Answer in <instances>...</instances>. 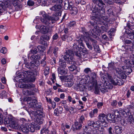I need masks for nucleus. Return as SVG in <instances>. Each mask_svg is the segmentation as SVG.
I'll return each instance as SVG.
<instances>
[{"label":"nucleus","mask_w":134,"mask_h":134,"mask_svg":"<svg viewBox=\"0 0 134 134\" xmlns=\"http://www.w3.org/2000/svg\"><path fill=\"white\" fill-rule=\"evenodd\" d=\"M62 8V5L55 4L50 8L49 9L53 11L56 12L55 14L50 16L44 11H42L41 13L43 18H41L40 20L44 24L48 25L50 23L51 20L52 24L55 23V21L59 19V17L62 14L61 10Z\"/></svg>","instance_id":"nucleus-1"},{"label":"nucleus","mask_w":134,"mask_h":134,"mask_svg":"<svg viewBox=\"0 0 134 134\" xmlns=\"http://www.w3.org/2000/svg\"><path fill=\"white\" fill-rule=\"evenodd\" d=\"M82 46L83 47V45L82 43V41L81 39L78 40H76L75 41V43L73 46L72 50H66V54L65 55H68L70 56H72L71 55L73 54H75L77 57L79 58L82 57L84 58L85 55L84 54L82 55L81 53V49L82 48L81 46Z\"/></svg>","instance_id":"nucleus-2"},{"label":"nucleus","mask_w":134,"mask_h":134,"mask_svg":"<svg viewBox=\"0 0 134 134\" xmlns=\"http://www.w3.org/2000/svg\"><path fill=\"white\" fill-rule=\"evenodd\" d=\"M93 2L97 5L93 6L91 9L92 14L94 16H92L97 17L98 18L100 17L101 15L104 14L105 13L104 9L102 6L104 5V3L102 0H92Z\"/></svg>","instance_id":"nucleus-3"},{"label":"nucleus","mask_w":134,"mask_h":134,"mask_svg":"<svg viewBox=\"0 0 134 134\" xmlns=\"http://www.w3.org/2000/svg\"><path fill=\"white\" fill-rule=\"evenodd\" d=\"M31 62L32 64V66L33 67V68L36 67L35 68V70H33L32 71L30 70L25 71V74L28 75L27 77L30 79V81L31 82H33L35 80L36 76L38 74V72L36 70V69H37V67L40 65V63L39 61L37 60H35L34 61Z\"/></svg>","instance_id":"nucleus-4"},{"label":"nucleus","mask_w":134,"mask_h":134,"mask_svg":"<svg viewBox=\"0 0 134 134\" xmlns=\"http://www.w3.org/2000/svg\"><path fill=\"white\" fill-rule=\"evenodd\" d=\"M88 26L92 29L88 31L89 35L92 36L94 38H96L97 37L98 32L100 31L99 26L95 25V23L93 22L90 21L89 23H88Z\"/></svg>","instance_id":"nucleus-5"},{"label":"nucleus","mask_w":134,"mask_h":134,"mask_svg":"<svg viewBox=\"0 0 134 134\" xmlns=\"http://www.w3.org/2000/svg\"><path fill=\"white\" fill-rule=\"evenodd\" d=\"M64 59L66 61L67 63L71 64L70 66H68L69 70L71 71H76L79 72L77 69V66L75 64L76 63L75 61V59L72 56H70L68 55H62V56Z\"/></svg>","instance_id":"nucleus-6"},{"label":"nucleus","mask_w":134,"mask_h":134,"mask_svg":"<svg viewBox=\"0 0 134 134\" xmlns=\"http://www.w3.org/2000/svg\"><path fill=\"white\" fill-rule=\"evenodd\" d=\"M4 123L7 125L8 127H10L14 129H18L19 125L16 122L14 119L12 118L6 117L4 119Z\"/></svg>","instance_id":"nucleus-7"},{"label":"nucleus","mask_w":134,"mask_h":134,"mask_svg":"<svg viewBox=\"0 0 134 134\" xmlns=\"http://www.w3.org/2000/svg\"><path fill=\"white\" fill-rule=\"evenodd\" d=\"M12 6L10 5L9 1H5L3 2L0 1V14L3 10L12 9Z\"/></svg>","instance_id":"nucleus-8"},{"label":"nucleus","mask_w":134,"mask_h":134,"mask_svg":"<svg viewBox=\"0 0 134 134\" xmlns=\"http://www.w3.org/2000/svg\"><path fill=\"white\" fill-rule=\"evenodd\" d=\"M100 90L103 93L107 92L108 89L106 87L104 86L103 84L98 85L96 84L95 85L94 92L95 94H98L100 92Z\"/></svg>","instance_id":"nucleus-9"},{"label":"nucleus","mask_w":134,"mask_h":134,"mask_svg":"<svg viewBox=\"0 0 134 134\" xmlns=\"http://www.w3.org/2000/svg\"><path fill=\"white\" fill-rule=\"evenodd\" d=\"M29 107L32 108L41 109L42 107V104L40 102L37 103V101L36 99H33L31 100L29 103Z\"/></svg>","instance_id":"nucleus-10"},{"label":"nucleus","mask_w":134,"mask_h":134,"mask_svg":"<svg viewBox=\"0 0 134 134\" xmlns=\"http://www.w3.org/2000/svg\"><path fill=\"white\" fill-rule=\"evenodd\" d=\"M125 64V65L122 67V68L125 74L129 75L130 74L132 71V69L131 67V66L128 65L126 64V63Z\"/></svg>","instance_id":"nucleus-11"},{"label":"nucleus","mask_w":134,"mask_h":134,"mask_svg":"<svg viewBox=\"0 0 134 134\" xmlns=\"http://www.w3.org/2000/svg\"><path fill=\"white\" fill-rule=\"evenodd\" d=\"M121 78H118V77H114V81L113 84L115 85H118L121 86L123 85L124 83V81Z\"/></svg>","instance_id":"nucleus-12"},{"label":"nucleus","mask_w":134,"mask_h":134,"mask_svg":"<svg viewBox=\"0 0 134 134\" xmlns=\"http://www.w3.org/2000/svg\"><path fill=\"white\" fill-rule=\"evenodd\" d=\"M29 129L30 131L32 132H34L37 130L40 129V127L38 125H31L28 124Z\"/></svg>","instance_id":"nucleus-13"},{"label":"nucleus","mask_w":134,"mask_h":134,"mask_svg":"<svg viewBox=\"0 0 134 134\" xmlns=\"http://www.w3.org/2000/svg\"><path fill=\"white\" fill-rule=\"evenodd\" d=\"M115 70L116 72L119 75V76L122 79H126V75L123 72V70H122L121 68H116Z\"/></svg>","instance_id":"nucleus-14"},{"label":"nucleus","mask_w":134,"mask_h":134,"mask_svg":"<svg viewBox=\"0 0 134 134\" xmlns=\"http://www.w3.org/2000/svg\"><path fill=\"white\" fill-rule=\"evenodd\" d=\"M100 17L97 18V17L91 16V19L95 23L96 25L98 26L99 25H102L103 23V22L102 21L100 18Z\"/></svg>","instance_id":"nucleus-15"},{"label":"nucleus","mask_w":134,"mask_h":134,"mask_svg":"<svg viewBox=\"0 0 134 134\" xmlns=\"http://www.w3.org/2000/svg\"><path fill=\"white\" fill-rule=\"evenodd\" d=\"M107 116L104 114H100L98 117V120L99 122L103 123L106 122L105 120H107Z\"/></svg>","instance_id":"nucleus-16"},{"label":"nucleus","mask_w":134,"mask_h":134,"mask_svg":"<svg viewBox=\"0 0 134 134\" xmlns=\"http://www.w3.org/2000/svg\"><path fill=\"white\" fill-rule=\"evenodd\" d=\"M65 68L59 67L57 70L58 73L62 75H65L67 74L68 70L67 69H65Z\"/></svg>","instance_id":"nucleus-17"},{"label":"nucleus","mask_w":134,"mask_h":134,"mask_svg":"<svg viewBox=\"0 0 134 134\" xmlns=\"http://www.w3.org/2000/svg\"><path fill=\"white\" fill-rule=\"evenodd\" d=\"M82 125L81 124L79 123L77 121H75L74 124L72 125L73 127V130L74 131L75 130H79L81 129Z\"/></svg>","instance_id":"nucleus-18"},{"label":"nucleus","mask_w":134,"mask_h":134,"mask_svg":"<svg viewBox=\"0 0 134 134\" xmlns=\"http://www.w3.org/2000/svg\"><path fill=\"white\" fill-rule=\"evenodd\" d=\"M119 112L125 117H127L128 115L129 116L131 115L130 113L129 112V110L128 109L125 110H119Z\"/></svg>","instance_id":"nucleus-19"},{"label":"nucleus","mask_w":134,"mask_h":134,"mask_svg":"<svg viewBox=\"0 0 134 134\" xmlns=\"http://www.w3.org/2000/svg\"><path fill=\"white\" fill-rule=\"evenodd\" d=\"M21 129L22 132L26 134L28 133L30 131L28 124L23 125L22 126Z\"/></svg>","instance_id":"nucleus-20"},{"label":"nucleus","mask_w":134,"mask_h":134,"mask_svg":"<svg viewBox=\"0 0 134 134\" xmlns=\"http://www.w3.org/2000/svg\"><path fill=\"white\" fill-rule=\"evenodd\" d=\"M69 10H70V13L73 15L76 14L78 12L77 9L75 7L69 8Z\"/></svg>","instance_id":"nucleus-21"},{"label":"nucleus","mask_w":134,"mask_h":134,"mask_svg":"<svg viewBox=\"0 0 134 134\" xmlns=\"http://www.w3.org/2000/svg\"><path fill=\"white\" fill-rule=\"evenodd\" d=\"M105 2L109 4H113L114 2L119 4L121 1L120 0H105Z\"/></svg>","instance_id":"nucleus-22"},{"label":"nucleus","mask_w":134,"mask_h":134,"mask_svg":"<svg viewBox=\"0 0 134 134\" xmlns=\"http://www.w3.org/2000/svg\"><path fill=\"white\" fill-rule=\"evenodd\" d=\"M31 114L34 116H36L37 115H38L40 116H43V113L42 111L40 112L38 110H37L36 111H30V115Z\"/></svg>","instance_id":"nucleus-23"},{"label":"nucleus","mask_w":134,"mask_h":134,"mask_svg":"<svg viewBox=\"0 0 134 134\" xmlns=\"http://www.w3.org/2000/svg\"><path fill=\"white\" fill-rule=\"evenodd\" d=\"M24 87L27 89H31L32 90H34L35 87V85L32 83H28L24 85Z\"/></svg>","instance_id":"nucleus-24"},{"label":"nucleus","mask_w":134,"mask_h":134,"mask_svg":"<svg viewBox=\"0 0 134 134\" xmlns=\"http://www.w3.org/2000/svg\"><path fill=\"white\" fill-rule=\"evenodd\" d=\"M128 29H126L125 31V33L127 34V38L131 40H133L134 38V33H133V34L132 33H131V31L129 32V31H128Z\"/></svg>","instance_id":"nucleus-25"},{"label":"nucleus","mask_w":134,"mask_h":134,"mask_svg":"<svg viewBox=\"0 0 134 134\" xmlns=\"http://www.w3.org/2000/svg\"><path fill=\"white\" fill-rule=\"evenodd\" d=\"M89 40L92 43V44L93 46L94 49L97 48L98 46L97 44V41L91 38L89 39Z\"/></svg>","instance_id":"nucleus-26"},{"label":"nucleus","mask_w":134,"mask_h":134,"mask_svg":"<svg viewBox=\"0 0 134 134\" xmlns=\"http://www.w3.org/2000/svg\"><path fill=\"white\" fill-rule=\"evenodd\" d=\"M91 79L93 83L94 84L95 83V85L97 83L96 80V75L94 72H92L91 74Z\"/></svg>","instance_id":"nucleus-27"},{"label":"nucleus","mask_w":134,"mask_h":134,"mask_svg":"<svg viewBox=\"0 0 134 134\" xmlns=\"http://www.w3.org/2000/svg\"><path fill=\"white\" fill-rule=\"evenodd\" d=\"M115 133L117 134H120L122 131L121 127L118 126H116L114 127Z\"/></svg>","instance_id":"nucleus-28"},{"label":"nucleus","mask_w":134,"mask_h":134,"mask_svg":"<svg viewBox=\"0 0 134 134\" xmlns=\"http://www.w3.org/2000/svg\"><path fill=\"white\" fill-rule=\"evenodd\" d=\"M68 79L67 80H65V85L66 87H71L73 85V83L72 81L69 80H69Z\"/></svg>","instance_id":"nucleus-29"},{"label":"nucleus","mask_w":134,"mask_h":134,"mask_svg":"<svg viewBox=\"0 0 134 134\" xmlns=\"http://www.w3.org/2000/svg\"><path fill=\"white\" fill-rule=\"evenodd\" d=\"M37 48H33L30 51V53L28 55V57L29 58L30 57V55L31 54H32L34 55V54H36L38 52L37 50Z\"/></svg>","instance_id":"nucleus-30"},{"label":"nucleus","mask_w":134,"mask_h":134,"mask_svg":"<svg viewBox=\"0 0 134 134\" xmlns=\"http://www.w3.org/2000/svg\"><path fill=\"white\" fill-rule=\"evenodd\" d=\"M59 64L60 66L59 67H66V62L63 59H59Z\"/></svg>","instance_id":"nucleus-31"},{"label":"nucleus","mask_w":134,"mask_h":134,"mask_svg":"<svg viewBox=\"0 0 134 134\" xmlns=\"http://www.w3.org/2000/svg\"><path fill=\"white\" fill-rule=\"evenodd\" d=\"M47 28L46 26L43 25L41 27L40 31L43 34L47 33Z\"/></svg>","instance_id":"nucleus-32"},{"label":"nucleus","mask_w":134,"mask_h":134,"mask_svg":"<svg viewBox=\"0 0 134 134\" xmlns=\"http://www.w3.org/2000/svg\"><path fill=\"white\" fill-rule=\"evenodd\" d=\"M31 62L30 63H27L23 64V66H24L26 68L30 70H33V67L32 66Z\"/></svg>","instance_id":"nucleus-33"},{"label":"nucleus","mask_w":134,"mask_h":134,"mask_svg":"<svg viewBox=\"0 0 134 134\" xmlns=\"http://www.w3.org/2000/svg\"><path fill=\"white\" fill-rule=\"evenodd\" d=\"M51 22L52 23V21L51 20V23H50L49 24V25H47L45 24V25L46 26H49V27L47 28V33H49L50 34V35H51L52 32L53 31L52 28L53 27V26H51Z\"/></svg>","instance_id":"nucleus-34"},{"label":"nucleus","mask_w":134,"mask_h":134,"mask_svg":"<svg viewBox=\"0 0 134 134\" xmlns=\"http://www.w3.org/2000/svg\"><path fill=\"white\" fill-rule=\"evenodd\" d=\"M84 41L88 48L90 50H92L93 49V47L91 44V43L89 42V40H85Z\"/></svg>","instance_id":"nucleus-35"},{"label":"nucleus","mask_w":134,"mask_h":134,"mask_svg":"<svg viewBox=\"0 0 134 134\" xmlns=\"http://www.w3.org/2000/svg\"><path fill=\"white\" fill-rule=\"evenodd\" d=\"M112 120L113 122L114 123L117 122L120 120L121 118L118 117V116H115V115L112 116Z\"/></svg>","instance_id":"nucleus-36"},{"label":"nucleus","mask_w":134,"mask_h":134,"mask_svg":"<svg viewBox=\"0 0 134 134\" xmlns=\"http://www.w3.org/2000/svg\"><path fill=\"white\" fill-rule=\"evenodd\" d=\"M51 36L50 35H48V34L43 35L40 38L42 40L48 41L49 40Z\"/></svg>","instance_id":"nucleus-37"},{"label":"nucleus","mask_w":134,"mask_h":134,"mask_svg":"<svg viewBox=\"0 0 134 134\" xmlns=\"http://www.w3.org/2000/svg\"><path fill=\"white\" fill-rule=\"evenodd\" d=\"M39 52H43L45 49V47L43 46H38L37 47Z\"/></svg>","instance_id":"nucleus-38"},{"label":"nucleus","mask_w":134,"mask_h":134,"mask_svg":"<svg viewBox=\"0 0 134 134\" xmlns=\"http://www.w3.org/2000/svg\"><path fill=\"white\" fill-rule=\"evenodd\" d=\"M24 94L26 95L31 96L34 95V92L30 90H26Z\"/></svg>","instance_id":"nucleus-39"},{"label":"nucleus","mask_w":134,"mask_h":134,"mask_svg":"<svg viewBox=\"0 0 134 134\" xmlns=\"http://www.w3.org/2000/svg\"><path fill=\"white\" fill-rule=\"evenodd\" d=\"M68 1H66L64 2V8L65 9L67 10L68 9H69V7L70 6L69 4L68 3Z\"/></svg>","instance_id":"nucleus-40"},{"label":"nucleus","mask_w":134,"mask_h":134,"mask_svg":"<svg viewBox=\"0 0 134 134\" xmlns=\"http://www.w3.org/2000/svg\"><path fill=\"white\" fill-rule=\"evenodd\" d=\"M129 47L128 46L126 45L122 46L121 47V49L122 51H125L126 52H127L129 49Z\"/></svg>","instance_id":"nucleus-41"},{"label":"nucleus","mask_w":134,"mask_h":134,"mask_svg":"<svg viewBox=\"0 0 134 134\" xmlns=\"http://www.w3.org/2000/svg\"><path fill=\"white\" fill-rule=\"evenodd\" d=\"M114 28L111 29L108 32V34L111 37L114 36Z\"/></svg>","instance_id":"nucleus-42"},{"label":"nucleus","mask_w":134,"mask_h":134,"mask_svg":"<svg viewBox=\"0 0 134 134\" xmlns=\"http://www.w3.org/2000/svg\"><path fill=\"white\" fill-rule=\"evenodd\" d=\"M100 125L99 122L98 121H94V123L93 127L94 128H98L100 127Z\"/></svg>","instance_id":"nucleus-43"},{"label":"nucleus","mask_w":134,"mask_h":134,"mask_svg":"<svg viewBox=\"0 0 134 134\" xmlns=\"http://www.w3.org/2000/svg\"><path fill=\"white\" fill-rule=\"evenodd\" d=\"M97 131H99V134H103L104 132V129L103 127H99L98 128Z\"/></svg>","instance_id":"nucleus-44"},{"label":"nucleus","mask_w":134,"mask_h":134,"mask_svg":"<svg viewBox=\"0 0 134 134\" xmlns=\"http://www.w3.org/2000/svg\"><path fill=\"white\" fill-rule=\"evenodd\" d=\"M43 121V120L42 118H37L36 119V122L39 125L42 124Z\"/></svg>","instance_id":"nucleus-45"},{"label":"nucleus","mask_w":134,"mask_h":134,"mask_svg":"<svg viewBox=\"0 0 134 134\" xmlns=\"http://www.w3.org/2000/svg\"><path fill=\"white\" fill-rule=\"evenodd\" d=\"M69 38H70V37H69L68 35H64L63 36H61V38L62 39V40L63 41H68V39Z\"/></svg>","instance_id":"nucleus-46"},{"label":"nucleus","mask_w":134,"mask_h":134,"mask_svg":"<svg viewBox=\"0 0 134 134\" xmlns=\"http://www.w3.org/2000/svg\"><path fill=\"white\" fill-rule=\"evenodd\" d=\"M107 75L108 78L109 80V81L111 83L113 84L114 82V78L113 79L111 75L108 74H107Z\"/></svg>","instance_id":"nucleus-47"},{"label":"nucleus","mask_w":134,"mask_h":134,"mask_svg":"<svg viewBox=\"0 0 134 134\" xmlns=\"http://www.w3.org/2000/svg\"><path fill=\"white\" fill-rule=\"evenodd\" d=\"M84 72L86 74H89L91 72V70L89 68H85L84 70Z\"/></svg>","instance_id":"nucleus-48"},{"label":"nucleus","mask_w":134,"mask_h":134,"mask_svg":"<svg viewBox=\"0 0 134 134\" xmlns=\"http://www.w3.org/2000/svg\"><path fill=\"white\" fill-rule=\"evenodd\" d=\"M6 95V92L4 91H3L2 92L0 93V98L2 99L4 97L5 98Z\"/></svg>","instance_id":"nucleus-49"},{"label":"nucleus","mask_w":134,"mask_h":134,"mask_svg":"<svg viewBox=\"0 0 134 134\" xmlns=\"http://www.w3.org/2000/svg\"><path fill=\"white\" fill-rule=\"evenodd\" d=\"M85 117L84 116L82 115L81 116L78 122L82 124L85 121Z\"/></svg>","instance_id":"nucleus-50"},{"label":"nucleus","mask_w":134,"mask_h":134,"mask_svg":"<svg viewBox=\"0 0 134 134\" xmlns=\"http://www.w3.org/2000/svg\"><path fill=\"white\" fill-rule=\"evenodd\" d=\"M107 13L110 16H114L113 10L111 9H110L107 11Z\"/></svg>","instance_id":"nucleus-51"},{"label":"nucleus","mask_w":134,"mask_h":134,"mask_svg":"<svg viewBox=\"0 0 134 134\" xmlns=\"http://www.w3.org/2000/svg\"><path fill=\"white\" fill-rule=\"evenodd\" d=\"M49 68L48 66L46 67L44 69V74L46 76L49 74Z\"/></svg>","instance_id":"nucleus-52"},{"label":"nucleus","mask_w":134,"mask_h":134,"mask_svg":"<svg viewBox=\"0 0 134 134\" xmlns=\"http://www.w3.org/2000/svg\"><path fill=\"white\" fill-rule=\"evenodd\" d=\"M76 25V22L74 21H71L68 24L69 27H72L75 26Z\"/></svg>","instance_id":"nucleus-53"},{"label":"nucleus","mask_w":134,"mask_h":134,"mask_svg":"<svg viewBox=\"0 0 134 134\" xmlns=\"http://www.w3.org/2000/svg\"><path fill=\"white\" fill-rule=\"evenodd\" d=\"M0 29L1 30L2 32H4L7 30V28L5 26L1 25L0 26Z\"/></svg>","instance_id":"nucleus-54"},{"label":"nucleus","mask_w":134,"mask_h":134,"mask_svg":"<svg viewBox=\"0 0 134 134\" xmlns=\"http://www.w3.org/2000/svg\"><path fill=\"white\" fill-rule=\"evenodd\" d=\"M104 14H103L102 15H101L100 16V17L102 19L104 20L105 21H108V17L107 16H105L104 15Z\"/></svg>","instance_id":"nucleus-55"},{"label":"nucleus","mask_w":134,"mask_h":134,"mask_svg":"<svg viewBox=\"0 0 134 134\" xmlns=\"http://www.w3.org/2000/svg\"><path fill=\"white\" fill-rule=\"evenodd\" d=\"M120 113L119 112V111L118 110H116L114 111V115H115V116H118L121 118V115L120 114Z\"/></svg>","instance_id":"nucleus-56"},{"label":"nucleus","mask_w":134,"mask_h":134,"mask_svg":"<svg viewBox=\"0 0 134 134\" xmlns=\"http://www.w3.org/2000/svg\"><path fill=\"white\" fill-rule=\"evenodd\" d=\"M14 7L15 10L17 11L21 7V5L19 3L18 4H16V5L15 6H14Z\"/></svg>","instance_id":"nucleus-57"},{"label":"nucleus","mask_w":134,"mask_h":134,"mask_svg":"<svg viewBox=\"0 0 134 134\" xmlns=\"http://www.w3.org/2000/svg\"><path fill=\"white\" fill-rule=\"evenodd\" d=\"M128 119V120L130 119L129 122H130V123H131L132 122L134 123V116H133V115H130Z\"/></svg>","instance_id":"nucleus-58"},{"label":"nucleus","mask_w":134,"mask_h":134,"mask_svg":"<svg viewBox=\"0 0 134 134\" xmlns=\"http://www.w3.org/2000/svg\"><path fill=\"white\" fill-rule=\"evenodd\" d=\"M70 76H60V79L62 80L65 79V80H67L68 79H69Z\"/></svg>","instance_id":"nucleus-59"},{"label":"nucleus","mask_w":134,"mask_h":134,"mask_svg":"<svg viewBox=\"0 0 134 134\" xmlns=\"http://www.w3.org/2000/svg\"><path fill=\"white\" fill-rule=\"evenodd\" d=\"M7 49L5 47H3L1 50V52L4 54H5L7 53Z\"/></svg>","instance_id":"nucleus-60"},{"label":"nucleus","mask_w":134,"mask_h":134,"mask_svg":"<svg viewBox=\"0 0 134 134\" xmlns=\"http://www.w3.org/2000/svg\"><path fill=\"white\" fill-rule=\"evenodd\" d=\"M94 123V121L92 120H89L87 122V124L88 126L93 127V126Z\"/></svg>","instance_id":"nucleus-61"},{"label":"nucleus","mask_w":134,"mask_h":134,"mask_svg":"<svg viewBox=\"0 0 134 134\" xmlns=\"http://www.w3.org/2000/svg\"><path fill=\"white\" fill-rule=\"evenodd\" d=\"M114 64L112 62L108 64L109 68H110L111 69H113L114 68Z\"/></svg>","instance_id":"nucleus-62"},{"label":"nucleus","mask_w":134,"mask_h":134,"mask_svg":"<svg viewBox=\"0 0 134 134\" xmlns=\"http://www.w3.org/2000/svg\"><path fill=\"white\" fill-rule=\"evenodd\" d=\"M27 4L30 6H33L34 4V2L32 1L29 0L27 2Z\"/></svg>","instance_id":"nucleus-63"},{"label":"nucleus","mask_w":134,"mask_h":134,"mask_svg":"<svg viewBox=\"0 0 134 134\" xmlns=\"http://www.w3.org/2000/svg\"><path fill=\"white\" fill-rule=\"evenodd\" d=\"M117 104V102L116 100H114L111 103V104L113 107H115Z\"/></svg>","instance_id":"nucleus-64"}]
</instances>
